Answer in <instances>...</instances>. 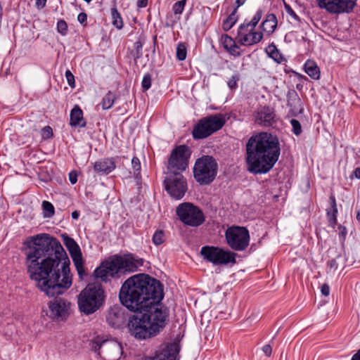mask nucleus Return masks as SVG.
<instances>
[{
  "label": "nucleus",
  "mask_w": 360,
  "mask_h": 360,
  "mask_svg": "<svg viewBox=\"0 0 360 360\" xmlns=\"http://www.w3.org/2000/svg\"><path fill=\"white\" fill-rule=\"evenodd\" d=\"M164 297L163 285L146 274L128 278L119 292L121 304L136 312L129 320V333L136 339L157 335L167 325L169 309L160 302Z\"/></svg>",
  "instance_id": "1"
},
{
  "label": "nucleus",
  "mask_w": 360,
  "mask_h": 360,
  "mask_svg": "<svg viewBox=\"0 0 360 360\" xmlns=\"http://www.w3.org/2000/svg\"><path fill=\"white\" fill-rule=\"evenodd\" d=\"M26 266L30 278L49 297L63 294L72 285L70 259L60 241L48 233L27 238Z\"/></svg>",
  "instance_id": "2"
},
{
  "label": "nucleus",
  "mask_w": 360,
  "mask_h": 360,
  "mask_svg": "<svg viewBox=\"0 0 360 360\" xmlns=\"http://www.w3.org/2000/svg\"><path fill=\"white\" fill-rule=\"evenodd\" d=\"M245 149L248 170L255 174L268 173L281 155L278 138L269 132L252 136L246 143Z\"/></svg>",
  "instance_id": "3"
},
{
  "label": "nucleus",
  "mask_w": 360,
  "mask_h": 360,
  "mask_svg": "<svg viewBox=\"0 0 360 360\" xmlns=\"http://www.w3.org/2000/svg\"><path fill=\"white\" fill-rule=\"evenodd\" d=\"M105 297L101 284L89 283L78 295L79 309L86 315L91 314L103 305Z\"/></svg>",
  "instance_id": "4"
},
{
  "label": "nucleus",
  "mask_w": 360,
  "mask_h": 360,
  "mask_svg": "<svg viewBox=\"0 0 360 360\" xmlns=\"http://www.w3.org/2000/svg\"><path fill=\"white\" fill-rule=\"evenodd\" d=\"M217 171L216 160L211 155H202L195 162L193 176L200 185H208L216 178Z\"/></svg>",
  "instance_id": "5"
},
{
  "label": "nucleus",
  "mask_w": 360,
  "mask_h": 360,
  "mask_svg": "<svg viewBox=\"0 0 360 360\" xmlns=\"http://www.w3.org/2000/svg\"><path fill=\"white\" fill-rule=\"evenodd\" d=\"M262 16V11L259 9L250 22L245 21L240 25L236 39L240 45L252 46L261 41L263 34L260 32H255L254 30Z\"/></svg>",
  "instance_id": "6"
},
{
  "label": "nucleus",
  "mask_w": 360,
  "mask_h": 360,
  "mask_svg": "<svg viewBox=\"0 0 360 360\" xmlns=\"http://www.w3.org/2000/svg\"><path fill=\"white\" fill-rule=\"evenodd\" d=\"M225 124L221 114L210 115L198 120L195 125L192 135L194 139H202L219 130Z\"/></svg>",
  "instance_id": "7"
},
{
  "label": "nucleus",
  "mask_w": 360,
  "mask_h": 360,
  "mask_svg": "<svg viewBox=\"0 0 360 360\" xmlns=\"http://www.w3.org/2000/svg\"><path fill=\"white\" fill-rule=\"evenodd\" d=\"M200 254L204 259L215 266L236 263L237 254L222 248L205 245L201 248Z\"/></svg>",
  "instance_id": "8"
},
{
  "label": "nucleus",
  "mask_w": 360,
  "mask_h": 360,
  "mask_svg": "<svg viewBox=\"0 0 360 360\" xmlns=\"http://www.w3.org/2000/svg\"><path fill=\"white\" fill-rule=\"evenodd\" d=\"M227 245L234 251H244L249 245L250 237L246 227L231 226L225 231Z\"/></svg>",
  "instance_id": "9"
},
{
  "label": "nucleus",
  "mask_w": 360,
  "mask_h": 360,
  "mask_svg": "<svg viewBox=\"0 0 360 360\" xmlns=\"http://www.w3.org/2000/svg\"><path fill=\"white\" fill-rule=\"evenodd\" d=\"M176 214L179 219L186 225L197 227L202 224L205 220L203 212L191 202L181 203L176 207Z\"/></svg>",
  "instance_id": "10"
},
{
  "label": "nucleus",
  "mask_w": 360,
  "mask_h": 360,
  "mask_svg": "<svg viewBox=\"0 0 360 360\" xmlns=\"http://www.w3.org/2000/svg\"><path fill=\"white\" fill-rule=\"evenodd\" d=\"M91 349L98 352L100 355V350L104 354L108 360H118L120 359L123 350L120 342L114 340H103V338L97 336L90 342Z\"/></svg>",
  "instance_id": "11"
},
{
  "label": "nucleus",
  "mask_w": 360,
  "mask_h": 360,
  "mask_svg": "<svg viewBox=\"0 0 360 360\" xmlns=\"http://www.w3.org/2000/svg\"><path fill=\"white\" fill-rule=\"evenodd\" d=\"M112 266L115 269L117 277L121 274H127L136 272L140 266H142L144 260L133 254H127L123 256L115 255L112 257Z\"/></svg>",
  "instance_id": "12"
},
{
  "label": "nucleus",
  "mask_w": 360,
  "mask_h": 360,
  "mask_svg": "<svg viewBox=\"0 0 360 360\" xmlns=\"http://www.w3.org/2000/svg\"><path fill=\"white\" fill-rule=\"evenodd\" d=\"M191 152L186 145H180L174 148L168 159L167 172H182L188 166V160Z\"/></svg>",
  "instance_id": "13"
},
{
  "label": "nucleus",
  "mask_w": 360,
  "mask_h": 360,
  "mask_svg": "<svg viewBox=\"0 0 360 360\" xmlns=\"http://www.w3.org/2000/svg\"><path fill=\"white\" fill-rule=\"evenodd\" d=\"M163 184L169 196L175 200H181L187 191L186 179L181 172H167Z\"/></svg>",
  "instance_id": "14"
},
{
  "label": "nucleus",
  "mask_w": 360,
  "mask_h": 360,
  "mask_svg": "<svg viewBox=\"0 0 360 360\" xmlns=\"http://www.w3.org/2000/svg\"><path fill=\"white\" fill-rule=\"evenodd\" d=\"M321 8L332 13H350L356 6V0H316Z\"/></svg>",
  "instance_id": "15"
},
{
  "label": "nucleus",
  "mask_w": 360,
  "mask_h": 360,
  "mask_svg": "<svg viewBox=\"0 0 360 360\" xmlns=\"http://www.w3.org/2000/svg\"><path fill=\"white\" fill-rule=\"evenodd\" d=\"M253 116L255 124L262 127H274L278 120L275 110L268 105L258 108Z\"/></svg>",
  "instance_id": "16"
},
{
  "label": "nucleus",
  "mask_w": 360,
  "mask_h": 360,
  "mask_svg": "<svg viewBox=\"0 0 360 360\" xmlns=\"http://www.w3.org/2000/svg\"><path fill=\"white\" fill-rule=\"evenodd\" d=\"M70 303L62 298L56 297L49 302L50 317L58 321H64L69 316Z\"/></svg>",
  "instance_id": "17"
},
{
  "label": "nucleus",
  "mask_w": 360,
  "mask_h": 360,
  "mask_svg": "<svg viewBox=\"0 0 360 360\" xmlns=\"http://www.w3.org/2000/svg\"><path fill=\"white\" fill-rule=\"evenodd\" d=\"M180 345L178 341L162 345L152 357L153 360H179Z\"/></svg>",
  "instance_id": "18"
},
{
  "label": "nucleus",
  "mask_w": 360,
  "mask_h": 360,
  "mask_svg": "<svg viewBox=\"0 0 360 360\" xmlns=\"http://www.w3.org/2000/svg\"><path fill=\"white\" fill-rule=\"evenodd\" d=\"M112 264V257L109 260L102 262L100 266L95 269L94 272V277L101 279L102 281H106L108 276L112 278L117 277L115 269Z\"/></svg>",
  "instance_id": "19"
},
{
  "label": "nucleus",
  "mask_w": 360,
  "mask_h": 360,
  "mask_svg": "<svg viewBox=\"0 0 360 360\" xmlns=\"http://www.w3.org/2000/svg\"><path fill=\"white\" fill-rule=\"evenodd\" d=\"M106 321L113 328L121 327L126 321L123 309L117 306L111 307L106 315Z\"/></svg>",
  "instance_id": "20"
},
{
  "label": "nucleus",
  "mask_w": 360,
  "mask_h": 360,
  "mask_svg": "<svg viewBox=\"0 0 360 360\" xmlns=\"http://www.w3.org/2000/svg\"><path fill=\"white\" fill-rule=\"evenodd\" d=\"M287 105L290 108L292 116H297L302 113L304 108L301 99L295 89H290L287 94Z\"/></svg>",
  "instance_id": "21"
},
{
  "label": "nucleus",
  "mask_w": 360,
  "mask_h": 360,
  "mask_svg": "<svg viewBox=\"0 0 360 360\" xmlns=\"http://www.w3.org/2000/svg\"><path fill=\"white\" fill-rule=\"evenodd\" d=\"M114 158H108L96 161L94 165V169L97 173L108 174L115 169Z\"/></svg>",
  "instance_id": "22"
},
{
  "label": "nucleus",
  "mask_w": 360,
  "mask_h": 360,
  "mask_svg": "<svg viewBox=\"0 0 360 360\" xmlns=\"http://www.w3.org/2000/svg\"><path fill=\"white\" fill-rule=\"evenodd\" d=\"M70 124L74 127H86V122L83 117V111L77 105H75L70 111Z\"/></svg>",
  "instance_id": "23"
},
{
  "label": "nucleus",
  "mask_w": 360,
  "mask_h": 360,
  "mask_svg": "<svg viewBox=\"0 0 360 360\" xmlns=\"http://www.w3.org/2000/svg\"><path fill=\"white\" fill-rule=\"evenodd\" d=\"M63 243L68 250L72 260L82 257L79 246L72 238L65 234L63 236Z\"/></svg>",
  "instance_id": "24"
},
{
  "label": "nucleus",
  "mask_w": 360,
  "mask_h": 360,
  "mask_svg": "<svg viewBox=\"0 0 360 360\" xmlns=\"http://www.w3.org/2000/svg\"><path fill=\"white\" fill-rule=\"evenodd\" d=\"M277 24L278 21L275 14L269 13L266 15L265 20L262 22V27L264 32L271 34L275 31Z\"/></svg>",
  "instance_id": "25"
},
{
  "label": "nucleus",
  "mask_w": 360,
  "mask_h": 360,
  "mask_svg": "<svg viewBox=\"0 0 360 360\" xmlns=\"http://www.w3.org/2000/svg\"><path fill=\"white\" fill-rule=\"evenodd\" d=\"M305 72L313 79L320 78V70L317 64L311 60H307L304 63Z\"/></svg>",
  "instance_id": "26"
},
{
  "label": "nucleus",
  "mask_w": 360,
  "mask_h": 360,
  "mask_svg": "<svg viewBox=\"0 0 360 360\" xmlns=\"http://www.w3.org/2000/svg\"><path fill=\"white\" fill-rule=\"evenodd\" d=\"M266 52L267 55L277 63H281L284 60L283 56L280 53L274 42L268 46V47L266 49Z\"/></svg>",
  "instance_id": "27"
},
{
  "label": "nucleus",
  "mask_w": 360,
  "mask_h": 360,
  "mask_svg": "<svg viewBox=\"0 0 360 360\" xmlns=\"http://www.w3.org/2000/svg\"><path fill=\"white\" fill-rule=\"evenodd\" d=\"M112 24L118 30H121L123 26V20L120 13L115 6L111 8Z\"/></svg>",
  "instance_id": "28"
},
{
  "label": "nucleus",
  "mask_w": 360,
  "mask_h": 360,
  "mask_svg": "<svg viewBox=\"0 0 360 360\" xmlns=\"http://www.w3.org/2000/svg\"><path fill=\"white\" fill-rule=\"evenodd\" d=\"M237 8H235L229 17L223 22L222 27L224 30H229L236 22L238 17L236 15Z\"/></svg>",
  "instance_id": "29"
},
{
  "label": "nucleus",
  "mask_w": 360,
  "mask_h": 360,
  "mask_svg": "<svg viewBox=\"0 0 360 360\" xmlns=\"http://www.w3.org/2000/svg\"><path fill=\"white\" fill-rule=\"evenodd\" d=\"M115 99V95L111 92L108 91L105 96L103 98L102 100V108L104 110L110 109L114 103Z\"/></svg>",
  "instance_id": "30"
},
{
  "label": "nucleus",
  "mask_w": 360,
  "mask_h": 360,
  "mask_svg": "<svg viewBox=\"0 0 360 360\" xmlns=\"http://www.w3.org/2000/svg\"><path fill=\"white\" fill-rule=\"evenodd\" d=\"M176 56L177 60H184L187 56V49L184 43H179L176 47Z\"/></svg>",
  "instance_id": "31"
},
{
  "label": "nucleus",
  "mask_w": 360,
  "mask_h": 360,
  "mask_svg": "<svg viewBox=\"0 0 360 360\" xmlns=\"http://www.w3.org/2000/svg\"><path fill=\"white\" fill-rule=\"evenodd\" d=\"M75 266L76 270L77 271V274L81 279L84 278V276H86L84 267L83 265V259L82 257L75 259L72 260Z\"/></svg>",
  "instance_id": "32"
},
{
  "label": "nucleus",
  "mask_w": 360,
  "mask_h": 360,
  "mask_svg": "<svg viewBox=\"0 0 360 360\" xmlns=\"http://www.w3.org/2000/svg\"><path fill=\"white\" fill-rule=\"evenodd\" d=\"M42 208L44 210V216L45 217H51L54 214L55 209L50 202L46 200L43 201Z\"/></svg>",
  "instance_id": "33"
},
{
  "label": "nucleus",
  "mask_w": 360,
  "mask_h": 360,
  "mask_svg": "<svg viewBox=\"0 0 360 360\" xmlns=\"http://www.w3.org/2000/svg\"><path fill=\"white\" fill-rule=\"evenodd\" d=\"M165 240V232L162 230L156 231L152 238V241L155 245L162 244Z\"/></svg>",
  "instance_id": "34"
},
{
  "label": "nucleus",
  "mask_w": 360,
  "mask_h": 360,
  "mask_svg": "<svg viewBox=\"0 0 360 360\" xmlns=\"http://www.w3.org/2000/svg\"><path fill=\"white\" fill-rule=\"evenodd\" d=\"M143 41H142L141 39L136 41L134 44V51H133V56L135 60L139 59L142 57L143 56Z\"/></svg>",
  "instance_id": "35"
},
{
  "label": "nucleus",
  "mask_w": 360,
  "mask_h": 360,
  "mask_svg": "<svg viewBox=\"0 0 360 360\" xmlns=\"http://www.w3.org/2000/svg\"><path fill=\"white\" fill-rule=\"evenodd\" d=\"M326 214L329 223L334 227L337 224L338 208L330 207L327 210Z\"/></svg>",
  "instance_id": "36"
},
{
  "label": "nucleus",
  "mask_w": 360,
  "mask_h": 360,
  "mask_svg": "<svg viewBox=\"0 0 360 360\" xmlns=\"http://www.w3.org/2000/svg\"><path fill=\"white\" fill-rule=\"evenodd\" d=\"M131 166L134 170V175L135 178H139L141 176V162L137 157H134L131 160Z\"/></svg>",
  "instance_id": "37"
},
{
  "label": "nucleus",
  "mask_w": 360,
  "mask_h": 360,
  "mask_svg": "<svg viewBox=\"0 0 360 360\" xmlns=\"http://www.w3.org/2000/svg\"><path fill=\"white\" fill-rule=\"evenodd\" d=\"M221 42L226 51L228 50V49H230L231 46H232V45L236 43L233 39L227 34L221 35Z\"/></svg>",
  "instance_id": "38"
},
{
  "label": "nucleus",
  "mask_w": 360,
  "mask_h": 360,
  "mask_svg": "<svg viewBox=\"0 0 360 360\" xmlns=\"http://www.w3.org/2000/svg\"><path fill=\"white\" fill-rule=\"evenodd\" d=\"M186 0H181L176 2L172 6V11L175 15H180L184 10Z\"/></svg>",
  "instance_id": "39"
},
{
  "label": "nucleus",
  "mask_w": 360,
  "mask_h": 360,
  "mask_svg": "<svg viewBox=\"0 0 360 360\" xmlns=\"http://www.w3.org/2000/svg\"><path fill=\"white\" fill-rule=\"evenodd\" d=\"M290 124L292 126V133L296 136L300 135L302 132L300 122L297 120L292 119L290 120Z\"/></svg>",
  "instance_id": "40"
},
{
  "label": "nucleus",
  "mask_w": 360,
  "mask_h": 360,
  "mask_svg": "<svg viewBox=\"0 0 360 360\" xmlns=\"http://www.w3.org/2000/svg\"><path fill=\"white\" fill-rule=\"evenodd\" d=\"M240 80V75L238 73L233 75L227 82L229 88L231 90L236 89L238 87V82Z\"/></svg>",
  "instance_id": "41"
},
{
  "label": "nucleus",
  "mask_w": 360,
  "mask_h": 360,
  "mask_svg": "<svg viewBox=\"0 0 360 360\" xmlns=\"http://www.w3.org/2000/svg\"><path fill=\"white\" fill-rule=\"evenodd\" d=\"M57 31L61 35L65 36L68 33V24L64 20H60L57 22Z\"/></svg>",
  "instance_id": "42"
},
{
  "label": "nucleus",
  "mask_w": 360,
  "mask_h": 360,
  "mask_svg": "<svg viewBox=\"0 0 360 360\" xmlns=\"http://www.w3.org/2000/svg\"><path fill=\"white\" fill-rule=\"evenodd\" d=\"M141 86L143 91H146L151 86V76L150 74H146L141 82Z\"/></svg>",
  "instance_id": "43"
},
{
  "label": "nucleus",
  "mask_w": 360,
  "mask_h": 360,
  "mask_svg": "<svg viewBox=\"0 0 360 360\" xmlns=\"http://www.w3.org/2000/svg\"><path fill=\"white\" fill-rule=\"evenodd\" d=\"M284 8L286 11V13L292 17L295 20H297L298 22H300V17L295 13V12L293 11V9L291 8V6L284 2Z\"/></svg>",
  "instance_id": "44"
},
{
  "label": "nucleus",
  "mask_w": 360,
  "mask_h": 360,
  "mask_svg": "<svg viewBox=\"0 0 360 360\" xmlns=\"http://www.w3.org/2000/svg\"><path fill=\"white\" fill-rule=\"evenodd\" d=\"M65 77H66V79H67V82H68L69 86L71 88H75V76L73 75L72 72L70 70H67L65 71Z\"/></svg>",
  "instance_id": "45"
},
{
  "label": "nucleus",
  "mask_w": 360,
  "mask_h": 360,
  "mask_svg": "<svg viewBox=\"0 0 360 360\" xmlns=\"http://www.w3.org/2000/svg\"><path fill=\"white\" fill-rule=\"evenodd\" d=\"M41 136L43 139H48L53 136V130L50 126L44 127L41 130Z\"/></svg>",
  "instance_id": "46"
},
{
  "label": "nucleus",
  "mask_w": 360,
  "mask_h": 360,
  "mask_svg": "<svg viewBox=\"0 0 360 360\" xmlns=\"http://www.w3.org/2000/svg\"><path fill=\"white\" fill-rule=\"evenodd\" d=\"M239 49L240 47L236 44V43H235L232 45V46H231L230 49H228L226 51L231 56H233L235 57H239L241 55V53L239 51Z\"/></svg>",
  "instance_id": "47"
},
{
  "label": "nucleus",
  "mask_w": 360,
  "mask_h": 360,
  "mask_svg": "<svg viewBox=\"0 0 360 360\" xmlns=\"http://www.w3.org/2000/svg\"><path fill=\"white\" fill-rule=\"evenodd\" d=\"M338 231H339L338 233H339L340 240L342 242H344L345 240V238H346V235H347V229L345 226L340 225L338 226Z\"/></svg>",
  "instance_id": "48"
},
{
  "label": "nucleus",
  "mask_w": 360,
  "mask_h": 360,
  "mask_svg": "<svg viewBox=\"0 0 360 360\" xmlns=\"http://www.w3.org/2000/svg\"><path fill=\"white\" fill-rule=\"evenodd\" d=\"M327 266L329 268L330 270L335 271L338 268V262H336L335 259H332L328 261L327 262Z\"/></svg>",
  "instance_id": "49"
},
{
  "label": "nucleus",
  "mask_w": 360,
  "mask_h": 360,
  "mask_svg": "<svg viewBox=\"0 0 360 360\" xmlns=\"http://www.w3.org/2000/svg\"><path fill=\"white\" fill-rule=\"evenodd\" d=\"M77 20L82 25H86L87 21V15L85 13H80L77 16Z\"/></svg>",
  "instance_id": "50"
},
{
  "label": "nucleus",
  "mask_w": 360,
  "mask_h": 360,
  "mask_svg": "<svg viewBox=\"0 0 360 360\" xmlns=\"http://www.w3.org/2000/svg\"><path fill=\"white\" fill-rule=\"evenodd\" d=\"M354 255L355 253L353 251H352L351 252H348L347 255H346L345 257V261L347 262H349L350 264H353L355 262L354 259ZM356 256H357V253H356Z\"/></svg>",
  "instance_id": "51"
},
{
  "label": "nucleus",
  "mask_w": 360,
  "mask_h": 360,
  "mask_svg": "<svg viewBox=\"0 0 360 360\" xmlns=\"http://www.w3.org/2000/svg\"><path fill=\"white\" fill-rule=\"evenodd\" d=\"M262 351L266 356H270L272 353V348L270 345H265L262 347Z\"/></svg>",
  "instance_id": "52"
},
{
  "label": "nucleus",
  "mask_w": 360,
  "mask_h": 360,
  "mask_svg": "<svg viewBox=\"0 0 360 360\" xmlns=\"http://www.w3.org/2000/svg\"><path fill=\"white\" fill-rule=\"evenodd\" d=\"M321 293H322L323 295H324V296L329 295V294H330V287H329V285L328 284H326V283H324L321 286Z\"/></svg>",
  "instance_id": "53"
},
{
  "label": "nucleus",
  "mask_w": 360,
  "mask_h": 360,
  "mask_svg": "<svg viewBox=\"0 0 360 360\" xmlns=\"http://www.w3.org/2000/svg\"><path fill=\"white\" fill-rule=\"evenodd\" d=\"M69 179L72 184H76L77 181V174L76 172L72 171L69 174Z\"/></svg>",
  "instance_id": "54"
},
{
  "label": "nucleus",
  "mask_w": 360,
  "mask_h": 360,
  "mask_svg": "<svg viewBox=\"0 0 360 360\" xmlns=\"http://www.w3.org/2000/svg\"><path fill=\"white\" fill-rule=\"evenodd\" d=\"M47 0H36L35 6L38 9L44 8L46 6Z\"/></svg>",
  "instance_id": "55"
},
{
  "label": "nucleus",
  "mask_w": 360,
  "mask_h": 360,
  "mask_svg": "<svg viewBox=\"0 0 360 360\" xmlns=\"http://www.w3.org/2000/svg\"><path fill=\"white\" fill-rule=\"evenodd\" d=\"M148 0H138L136 5L139 8H145L148 5Z\"/></svg>",
  "instance_id": "56"
},
{
  "label": "nucleus",
  "mask_w": 360,
  "mask_h": 360,
  "mask_svg": "<svg viewBox=\"0 0 360 360\" xmlns=\"http://www.w3.org/2000/svg\"><path fill=\"white\" fill-rule=\"evenodd\" d=\"M330 202L331 207L337 208L335 197L333 194L330 196Z\"/></svg>",
  "instance_id": "57"
},
{
  "label": "nucleus",
  "mask_w": 360,
  "mask_h": 360,
  "mask_svg": "<svg viewBox=\"0 0 360 360\" xmlns=\"http://www.w3.org/2000/svg\"><path fill=\"white\" fill-rule=\"evenodd\" d=\"M351 360H360V349L352 356Z\"/></svg>",
  "instance_id": "58"
},
{
  "label": "nucleus",
  "mask_w": 360,
  "mask_h": 360,
  "mask_svg": "<svg viewBox=\"0 0 360 360\" xmlns=\"http://www.w3.org/2000/svg\"><path fill=\"white\" fill-rule=\"evenodd\" d=\"M71 216H72V219H77L79 217V212L77 210H75L72 212Z\"/></svg>",
  "instance_id": "59"
},
{
  "label": "nucleus",
  "mask_w": 360,
  "mask_h": 360,
  "mask_svg": "<svg viewBox=\"0 0 360 360\" xmlns=\"http://www.w3.org/2000/svg\"><path fill=\"white\" fill-rule=\"evenodd\" d=\"M354 174L356 178L360 179V168L357 167L354 171Z\"/></svg>",
  "instance_id": "60"
},
{
  "label": "nucleus",
  "mask_w": 360,
  "mask_h": 360,
  "mask_svg": "<svg viewBox=\"0 0 360 360\" xmlns=\"http://www.w3.org/2000/svg\"><path fill=\"white\" fill-rule=\"evenodd\" d=\"M246 0H236V4H237V6L236 8H238L239 6L243 5L245 4Z\"/></svg>",
  "instance_id": "61"
},
{
  "label": "nucleus",
  "mask_w": 360,
  "mask_h": 360,
  "mask_svg": "<svg viewBox=\"0 0 360 360\" xmlns=\"http://www.w3.org/2000/svg\"><path fill=\"white\" fill-rule=\"evenodd\" d=\"M356 219L359 221V222L360 223V210L357 212Z\"/></svg>",
  "instance_id": "62"
},
{
  "label": "nucleus",
  "mask_w": 360,
  "mask_h": 360,
  "mask_svg": "<svg viewBox=\"0 0 360 360\" xmlns=\"http://www.w3.org/2000/svg\"><path fill=\"white\" fill-rule=\"evenodd\" d=\"M300 88V84H297V89H299Z\"/></svg>",
  "instance_id": "63"
}]
</instances>
